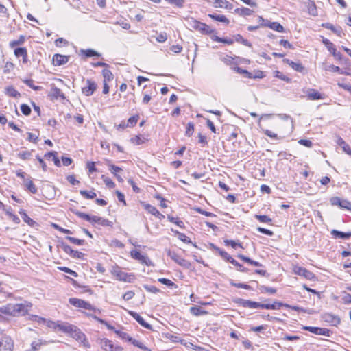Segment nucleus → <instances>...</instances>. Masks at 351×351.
Instances as JSON below:
<instances>
[{"label": "nucleus", "mask_w": 351, "mask_h": 351, "mask_svg": "<svg viewBox=\"0 0 351 351\" xmlns=\"http://www.w3.org/2000/svg\"><path fill=\"white\" fill-rule=\"evenodd\" d=\"M337 144L341 146L343 150L347 153L348 154L351 156V147L350 145L346 143V141L341 137L337 139Z\"/></svg>", "instance_id": "nucleus-48"}, {"label": "nucleus", "mask_w": 351, "mask_h": 351, "mask_svg": "<svg viewBox=\"0 0 351 351\" xmlns=\"http://www.w3.org/2000/svg\"><path fill=\"white\" fill-rule=\"evenodd\" d=\"M109 170L113 174V176L117 179L119 182H123V178L119 176V173L122 171V169L118 166H116L110 162V160H108L107 163Z\"/></svg>", "instance_id": "nucleus-32"}, {"label": "nucleus", "mask_w": 351, "mask_h": 351, "mask_svg": "<svg viewBox=\"0 0 351 351\" xmlns=\"http://www.w3.org/2000/svg\"><path fill=\"white\" fill-rule=\"evenodd\" d=\"M234 40L235 41H237V43H240L241 44H243V45L245 46H247V47H252V44L250 41H248L247 39L244 38L241 34H238L237 35L234 36Z\"/></svg>", "instance_id": "nucleus-58"}, {"label": "nucleus", "mask_w": 351, "mask_h": 351, "mask_svg": "<svg viewBox=\"0 0 351 351\" xmlns=\"http://www.w3.org/2000/svg\"><path fill=\"white\" fill-rule=\"evenodd\" d=\"M302 330L308 331L311 333L317 335H322L326 337H330L332 335V332L330 329L326 328H319V327H314V326H302Z\"/></svg>", "instance_id": "nucleus-16"}, {"label": "nucleus", "mask_w": 351, "mask_h": 351, "mask_svg": "<svg viewBox=\"0 0 351 351\" xmlns=\"http://www.w3.org/2000/svg\"><path fill=\"white\" fill-rule=\"evenodd\" d=\"M69 56L55 53L52 57L51 64L54 66H60L66 64L69 62Z\"/></svg>", "instance_id": "nucleus-22"}, {"label": "nucleus", "mask_w": 351, "mask_h": 351, "mask_svg": "<svg viewBox=\"0 0 351 351\" xmlns=\"http://www.w3.org/2000/svg\"><path fill=\"white\" fill-rule=\"evenodd\" d=\"M208 16L216 21L221 22L226 25L230 23L229 19L223 14H209Z\"/></svg>", "instance_id": "nucleus-42"}, {"label": "nucleus", "mask_w": 351, "mask_h": 351, "mask_svg": "<svg viewBox=\"0 0 351 351\" xmlns=\"http://www.w3.org/2000/svg\"><path fill=\"white\" fill-rule=\"evenodd\" d=\"M18 157L23 160H29L31 156H32V152L30 151H23V152H19L18 154H17Z\"/></svg>", "instance_id": "nucleus-63"}, {"label": "nucleus", "mask_w": 351, "mask_h": 351, "mask_svg": "<svg viewBox=\"0 0 351 351\" xmlns=\"http://www.w3.org/2000/svg\"><path fill=\"white\" fill-rule=\"evenodd\" d=\"M190 25L193 29L197 30L204 34L210 35L215 32V29H212L209 25L195 19H192L190 21Z\"/></svg>", "instance_id": "nucleus-9"}, {"label": "nucleus", "mask_w": 351, "mask_h": 351, "mask_svg": "<svg viewBox=\"0 0 351 351\" xmlns=\"http://www.w3.org/2000/svg\"><path fill=\"white\" fill-rule=\"evenodd\" d=\"M141 204L148 213L154 215L158 219L162 220L165 218V215L160 213V211L155 206L145 202H141Z\"/></svg>", "instance_id": "nucleus-19"}, {"label": "nucleus", "mask_w": 351, "mask_h": 351, "mask_svg": "<svg viewBox=\"0 0 351 351\" xmlns=\"http://www.w3.org/2000/svg\"><path fill=\"white\" fill-rule=\"evenodd\" d=\"M49 97L51 100L64 99L65 97L62 90L58 87L51 88L49 93Z\"/></svg>", "instance_id": "nucleus-26"}, {"label": "nucleus", "mask_w": 351, "mask_h": 351, "mask_svg": "<svg viewBox=\"0 0 351 351\" xmlns=\"http://www.w3.org/2000/svg\"><path fill=\"white\" fill-rule=\"evenodd\" d=\"M168 255L176 263L179 264L180 265L186 268H189L191 266V263L183 258L182 256L178 255L175 252H169Z\"/></svg>", "instance_id": "nucleus-24"}, {"label": "nucleus", "mask_w": 351, "mask_h": 351, "mask_svg": "<svg viewBox=\"0 0 351 351\" xmlns=\"http://www.w3.org/2000/svg\"><path fill=\"white\" fill-rule=\"evenodd\" d=\"M19 213L21 216L23 221L26 223L28 226L31 227H37L38 226V224L37 222H36L34 220H33L32 218H30L28 215L27 214L26 211L23 209H21L19 211Z\"/></svg>", "instance_id": "nucleus-31"}, {"label": "nucleus", "mask_w": 351, "mask_h": 351, "mask_svg": "<svg viewBox=\"0 0 351 351\" xmlns=\"http://www.w3.org/2000/svg\"><path fill=\"white\" fill-rule=\"evenodd\" d=\"M213 6L216 8H224L226 10H232L233 5L226 0H214Z\"/></svg>", "instance_id": "nucleus-33"}, {"label": "nucleus", "mask_w": 351, "mask_h": 351, "mask_svg": "<svg viewBox=\"0 0 351 351\" xmlns=\"http://www.w3.org/2000/svg\"><path fill=\"white\" fill-rule=\"evenodd\" d=\"M80 194L86 199H93L97 197L95 189L91 190H80Z\"/></svg>", "instance_id": "nucleus-37"}, {"label": "nucleus", "mask_w": 351, "mask_h": 351, "mask_svg": "<svg viewBox=\"0 0 351 351\" xmlns=\"http://www.w3.org/2000/svg\"><path fill=\"white\" fill-rule=\"evenodd\" d=\"M259 290L262 293L275 294L277 292L276 289L262 285L259 287Z\"/></svg>", "instance_id": "nucleus-60"}, {"label": "nucleus", "mask_w": 351, "mask_h": 351, "mask_svg": "<svg viewBox=\"0 0 351 351\" xmlns=\"http://www.w3.org/2000/svg\"><path fill=\"white\" fill-rule=\"evenodd\" d=\"M110 273L116 280L121 282L131 283L136 280V276L134 274L123 271L121 267L117 265L112 267Z\"/></svg>", "instance_id": "nucleus-3"}, {"label": "nucleus", "mask_w": 351, "mask_h": 351, "mask_svg": "<svg viewBox=\"0 0 351 351\" xmlns=\"http://www.w3.org/2000/svg\"><path fill=\"white\" fill-rule=\"evenodd\" d=\"M331 234L335 239L339 238L343 239H348L351 237V232H343L336 230H332L331 231Z\"/></svg>", "instance_id": "nucleus-43"}, {"label": "nucleus", "mask_w": 351, "mask_h": 351, "mask_svg": "<svg viewBox=\"0 0 351 351\" xmlns=\"http://www.w3.org/2000/svg\"><path fill=\"white\" fill-rule=\"evenodd\" d=\"M14 343L7 334L0 332V351H13Z\"/></svg>", "instance_id": "nucleus-7"}, {"label": "nucleus", "mask_w": 351, "mask_h": 351, "mask_svg": "<svg viewBox=\"0 0 351 351\" xmlns=\"http://www.w3.org/2000/svg\"><path fill=\"white\" fill-rule=\"evenodd\" d=\"M292 270L294 274L302 276L309 280H313L316 278L315 274L312 271L305 267H300L298 265H293Z\"/></svg>", "instance_id": "nucleus-11"}, {"label": "nucleus", "mask_w": 351, "mask_h": 351, "mask_svg": "<svg viewBox=\"0 0 351 351\" xmlns=\"http://www.w3.org/2000/svg\"><path fill=\"white\" fill-rule=\"evenodd\" d=\"M283 62L290 66L294 71L302 73L305 71L304 66L300 62H295L289 59L285 58L283 60Z\"/></svg>", "instance_id": "nucleus-27"}, {"label": "nucleus", "mask_w": 351, "mask_h": 351, "mask_svg": "<svg viewBox=\"0 0 351 351\" xmlns=\"http://www.w3.org/2000/svg\"><path fill=\"white\" fill-rule=\"evenodd\" d=\"M5 93L11 97L19 98L21 97L20 93L12 86H7L5 89Z\"/></svg>", "instance_id": "nucleus-41"}, {"label": "nucleus", "mask_w": 351, "mask_h": 351, "mask_svg": "<svg viewBox=\"0 0 351 351\" xmlns=\"http://www.w3.org/2000/svg\"><path fill=\"white\" fill-rule=\"evenodd\" d=\"M97 88V84L95 81L92 79H87L85 82L84 85L82 87V93L89 97L93 95Z\"/></svg>", "instance_id": "nucleus-13"}, {"label": "nucleus", "mask_w": 351, "mask_h": 351, "mask_svg": "<svg viewBox=\"0 0 351 351\" xmlns=\"http://www.w3.org/2000/svg\"><path fill=\"white\" fill-rule=\"evenodd\" d=\"M147 141H148V139L145 136H144L143 135H141V134L136 135L134 137L130 138L131 143H132L134 145H142V144L145 143V142H147Z\"/></svg>", "instance_id": "nucleus-40"}, {"label": "nucleus", "mask_w": 351, "mask_h": 351, "mask_svg": "<svg viewBox=\"0 0 351 351\" xmlns=\"http://www.w3.org/2000/svg\"><path fill=\"white\" fill-rule=\"evenodd\" d=\"M69 302L70 304L75 307L84 308L85 310L95 311L96 308L93 306L88 302H86L82 299L77 298H71L69 299Z\"/></svg>", "instance_id": "nucleus-12"}, {"label": "nucleus", "mask_w": 351, "mask_h": 351, "mask_svg": "<svg viewBox=\"0 0 351 351\" xmlns=\"http://www.w3.org/2000/svg\"><path fill=\"white\" fill-rule=\"evenodd\" d=\"M190 313L194 316L206 315L208 314V312L199 306H191L189 309Z\"/></svg>", "instance_id": "nucleus-35"}, {"label": "nucleus", "mask_w": 351, "mask_h": 351, "mask_svg": "<svg viewBox=\"0 0 351 351\" xmlns=\"http://www.w3.org/2000/svg\"><path fill=\"white\" fill-rule=\"evenodd\" d=\"M25 41V36L21 35L17 40H14L10 42L9 46L11 48H14L16 46L23 45Z\"/></svg>", "instance_id": "nucleus-52"}, {"label": "nucleus", "mask_w": 351, "mask_h": 351, "mask_svg": "<svg viewBox=\"0 0 351 351\" xmlns=\"http://www.w3.org/2000/svg\"><path fill=\"white\" fill-rule=\"evenodd\" d=\"M171 231L174 233L175 235L178 236V238L184 243L191 244L192 243V241L191 239L187 237L184 233L180 232L178 230H174L171 229Z\"/></svg>", "instance_id": "nucleus-45"}, {"label": "nucleus", "mask_w": 351, "mask_h": 351, "mask_svg": "<svg viewBox=\"0 0 351 351\" xmlns=\"http://www.w3.org/2000/svg\"><path fill=\"white\" fill-rule=\"evenodd\" d=\"M44 157L48 160L51 158V160L54 162V165L56 167H60L61 166V162H60V159L58 157L57 152H56V151L48 152L45 154Z\"/></svg>", "instance_id": "nucleus-34"}, {"label": "nucleus", "mask_w": 351, "mask_h": 351, "mask_svg": "<svg viewBox=\"0 0 351 351\" xmlns=\"http://www.w3.org/2000/svg\"><path fill=\"white\" fill-rule=\"evenodd\" d=\"M322 27L331 30L332 32H333L335 34H336L338 36H340V34H341V27L337 28L336 27H335L332 24H331L330 23H322Z\"/></svg>", "instance_id": "nucleus-50"}, {"label": "nucleus", "mask_w": 351, "mask_h": 351, "mask_svg": "<svg viewBox=\"0 0 351 351\" xmlns=\"http://www.w3.org/2000/svg\"><path fill=\"white\" fill-rule=\"evenodd\" d=\"M47 326L55 331H61L62 332L69 334L73 328V325L70 324H60L53 321H49Z\"/></svg>", "instance_id": "nucleus-15"}, {"label": "nucleus", "mask_w": 351, "mask_h": 351, "mask_svg": "<svg viewBox=\"0 0 351 351\" xmlns=\"http://www.w3.org/2000/svg\"><path fill=\"white\" fill-rule=\"evenodd\" d=\"M14 64L12 62L8 61L5 62L3 66V71L5 73H9L12 71L14 69Z\"/></svg>", "instance_id": "nucleus-64"}, {"label": "nucleus", "mask_w": 351, "mask_h": 351, "mask_svg": "<svg viewBox=\"0 0 351 351\" xmlns=\"http://www.w3.org/2000/svg\"><path fill=\"white\" fill-rule=\"evenodd\" d=\"M211 39L213 41L217 42V43H223L227 45H232L234 43V40L230 38H220L216 35H213L211 37Z\"/></svg>", "instance_id": "nucleus-49"}, {"label": "nucleus", "mask_w": 351, "mask_h": 351, "mask_svg": "<svg viewBox=\"0 0 351 351\" xmlns=\"http://www.w3.org/2000/svg\"><path fill=\"white\" fill-rule=\"evenodd\" d=\"M234 12L240 16H249L254 14V11L246 7L237 8Z\"/></svg>", "instance_id": "nucleus-36"}, {"label": "nucleus", "mask_w": 351, "mask_h": 351, "mask_svg": "<svg viewBox=\"0 0 351 351\" xmlns=\"http://www.w3.org/2000/svg\"><path fill=\"white\" fill-rule=\"evenodd\" d=\"M101 178L108 189H112L116 186L115 182L108 176L101 175Z\"/></svg>", "instance_id": "nucleus-47"}, {"label": "nucleus", "mask_w": 351, "mask_h": 351, "mask_svg": "<svg viewBox=\"0 0 351 351\" xmlns=\"http://www.w3.org/2000/svg\"><path fill=\"white\" fill-rule=\"evenodd\" d=\"M224 244L226 246H230L233 249H237V247L243 249L242 243L239 241H235L230 240V239H226V240H224Z\"/></svg>", "instance_id": "nucleus-53"}, {"label": "nucleus", "mask_w": 351, "mask_h": 351, "mask_svg": "<svg viewBox=\"0 0 351 351\" xmlns=\"http://www.w3.org/2000/svg\"><path fill=\"white\" fill-rule=\"evenodd\" d=\"M62 248L63 251L69 254L71 257L77 259H84L85 254L83 252L77 250H74L71 246L67 244H62Z\"/></svg>", "instance_id": "nucleus-20"}, {"label": "nucleus", "mask_w": 351, "mask_h": 351, "mask_svg": "<svg viewBox=\"0 0 351 351\" xmlns=\"http://www.w3.org/2000/svg\"><path fill=\"white\" fill-rule=\"evenodd\" d=\"M308 13L313 16H316L317 14V7L313 1H309L308 4Z\"/></svg>", "instance_id": "nucleus-61"}, {"label": "nucleus", "mask_w": 351, "mask_h": 351, "mask_svg": "<svg viewBox=\"0 0 351 351\" xmlns=\"http://www.w3.org/2000/svg\"><path fill=\"white\" fill-rule=\"evenodd\" d=\"M326 71L332 72V73H338L340 74H343L346 75H350L351 73L348 71H343L342 69H341L339 66H335L334 64H331L328 66L326 69Z\"/></svg>", "instance_id": "nucleus-44"}, {"label": "nucleus", "mask_w": 351, "mask_h": 351, "mask_svg": "<svg viewBox=\"0 0 351 351\" xmlns=\"http://www.w3.org/2000/svg\"><path fill=\"white\" fill-rule=\"evenodd\" d=\"M130 256L132 258L138 261L141 264L147 266L152 265L151 260L146 256L143 254L140 251L133 250L130 252Z\"/></svg>", "instance_id": "nucleus-17"}, {"label": "nucleus", "mask_w": 351, "mask_h": 351, "mask_svg": "<svg viewBox=\"0 0 351 351\" xmlns=\"http://www.w3.org/2000/svg\"><path fill=\"white\" fill-rule=\"evenodd\" d=\"M211 248L217 253H218L225 261L228 263H232V261L234 260L233 257H232L228 252L221 250L219 247L212 244Z\"/></svg>", "instance_id": "nucleus-28"}, {"label": "nucleus", "mask_w": 351, "mask_h": 351, "mask_svg": "<svg viewBox=\"0 0 351 351\" xmlns=\"http://www.w3.org/2000/svg\"><path fill=\"white\" fill-rule=\"evenodd\" d=\"M129 314L142 326L147 329H152V326L147 323L144 319L137 313L134 311H129Z\"/></svg>", "instance_id": "nucleus-29"}, {"label": "nucleus", "mask_w": 351, "mask_h": 351, "mask_svg": "<svg viewBox=\"0 0 351 351\" xmlns=\"http://www.w3.org/2000/svg\"><path fill=\"white\" fill-rule=\"evenodd\" d=\"M24 186L27 191H28L32 194H36L38 192L37 187L34 184L32 180H31L30 178L25 180Z\"/></svg>", "instance_id": "nucleus-38"}, {"label": "nucleus", "mask_w": 351, "mask_h": 351, "mask_svg": "<svg viewBox=\"0 0 351 351\" xmlns=\"http://www.w3.org/2000/svg\"><path fill=\"white\" fill-rule=\"evenodd\" d=\"M237 257L239 258H240L241 261H243V262H245L249 265H253L255 267H262L263 266V265L261 263H259L258 261H255L251 259L250 258L244 256L242 254H239L237 255Z\"/></svg>", "instance_id": "nucleus-39"}, {"label": "nucleus", "mask_w": 351, "mask_h": 351, "mask_svg": "<svg viewBox=\"0 0 351 351\" xmlns=\"http://www.w3.org/2000/svg\"><path fill=\"white\" fill-rule=\"evenodd\" d=\"M167 219L170 222L177 225L180 228H182V229L185 228L184 223L182 220H180L178 217H174L171 215H167Z\"/></svg>", "instance_id": "nucleus-51"}, {"label": "nucleus", "mask_w": 351, "mask_h": 351, "mask_svg": "<svg viewBox=\"0 0 351 351\" xmlns=\"http://www.w3.org/2000/svg\"><path fill=\"white\" fill-rule=\"evenodd\" d=\"M306 97L309 100H321L324 99V95L314 88L308 90Z\"/></svg>", "instance_id": "nucleus-30"}, {"label": "nucleus", "mask_w": 351, "mask_h": 351, "mask_svg": "<svg viewBox=\"0 0 351 351\" xmlns=\"http://www.w3.org/2000/svg\"><path fill=\"white\" fill-rule=\"evenodd\" d=\"M69 334L85 348H90V343L86 335L75 326L73 325L72 330Z\"/></svg>", "instance_id": "nucleus-5"}, {"label": "nucleus", "mask_w": 351, "mask_h": 351, "mask_svg": "<svg viewBox=\"0 0 351 351\" xmlns=\"http://www.w3.org/2000/svg\"><path fill=\"white\" fill-rule=\"evenodd\" d=\"M114 332L123 340L127 341L132 343L134 346L139 348L145 351H151L142 342L132 338L127 332L121 330H114Z\"/></svg>", "instance_id": "nucleus-8"}, {"label": "nucleus", "mask_w": 351, "mask_h": 351, "mask_svg": "<svg viewBox=\"0 0 351 351\" xmlns=\"http://www.w3.org/2000/svg\"><path fill=\"white\" fill-rule=\"evenodd\" d=\"M232 69L235 72H237V73H238L239 74L244 75L245 77H246L248 79H252L253 78V74L251 73L250 72L247 71L245 69H241V68H240L239 66H234V67H232Z\"/></svg>", "instance_id": "nucleus-54"}, {"label": "nucleus", "mask_w": 351, "mask_h": 351, "mask_svg": "<svg viewBox=\"0 0 351 351\" xmlns=\"http://www.w3.org/2000/svg\"><path fill=\"white\" fill-rule=\"evenodd\" d=\"M14 308H13L12 303L7 304L0 307V322L8 320L10 318L14 317Z\"/></svg>", "instance_id": "nucleus-14"}, {"label": "nucleus", "mask_w": 351, "mask_h": 351, "mask_svg": "<svg viewBox=\"0 0 351 351\" xmlns=\"http://www.w3.org/2000/svg\"><path fill=\"white\" fill-rule=\"evenodd\" d=\"M97 343L100 346L102 351H123V348L119 345L116 344L112 340L103 337L97 339Z\"/></svg>", "instance_id": "nucleus-4"}, {"label": "nucleus", "mask_w": 351, "mask_h": 351, "mask_svg": "<svg viewBox=\"0 0 351 351\" xmlns=\"http://www.w3.org/2000/svg\"><path fill=\"white\" fill-rule=\"evenodd\" d=\"M332 206H337L342 209L351 211V202L347 199H341L339 197H332L330 199Z\"/></svg>", "instance_id": "nucleus-18"}, {"label": "nucleus", "mask_w": 351, "mask_h": 351, "mask_svg": "<svg viewBox=\"0 0 351 351\" xmlns=\"http://www.w3.org/2000/svg\"><path fill=\"white\" fill-rule=\"evenodd\" d=\"M139 119V114L136 113L135 114H133L132 116L130 117L126 121L127 125L129 126L130 128H133L137 124Z\"/></svg>", "instance_id": "nucleus-46"}, {"label": "nucleus", "mask_w": 351, "mask_h": 351, "mask_svg": "<svg viewBox=\"0 0 351 351\" xmlns=\"http://www.w3.org/2000/svg\"><path fill=\"white\" fill-rule=\"evenodd\" d=\"M254 217L261 223H271L272 219L265 215H255Z\"/></svg>", "instance_id": "nucleus-57"}, {"label": "nucleus", "mask_w": 351, "mask_h": 351, "mask_svg": "<svg viewBox=\"0 0 351 351\" xmlns=\"http://www.w3.org/2000/svg\"><path fill=\"white\" fill-rule=\"evenodd\" d=\"M91 317H92L93 319H94L97 322H99L101 324L105 325L107 327L108 329H109L110 330H113L114 332V330H117L114 326H112V325L109 324L106 321L101 319L100 317H97L96 315H91Z\"/></svg>", "instance_id": "nucleus-59"}, {"label": "nucleus", "mask_w": 351, "mask_h": 351, "mask_svg": "<svg viewBox=\"0 0 351 351\" xmlns=\"http://www.w3.org/2000/svg\"><path fill=\"white\" fill-rule=\"evenodd\" d=\"M75 215L78 217L90 223L93 225L97 224V225H99V226H104V227H112V221H109L107 219H104V218L97 216V215H90L88 214H86V213H84L82 212H80V211H77L75 213Z\"/></svg>", "instance_id": "nucleus-2"}, {"label": "nucleus", "mask_w": 351, "mask_h": 351, "mask_svg": "<svg viewBox=\"0 0 351 351\" xmlns=\"http://www.w3.org/2000/svg\"><path fill=\"white\" fill-rule=\"evenodd\" d=\"M322 43L327 48L328 51L337 60H341L342 56L340 52L337 51L335 45L328 39L323 38Z\"/></svg>", "instance_id": "nucleus-21"}, {"label": "nucleus", "mask_w": 351, "mask_h": 351, "mask_svg": "<svg viewBox=\"0 0 351 351\" xmlns=\"http://www.w3.org/2000/svg\"><path fill=\"white\" fill-rule=\"evenodd\" d=\"M13 308H14L15 317L25 316L29 315V311L32 308L33 304L29 301H25L23 303L12 304Z\"/></svg>", "instance_id": "nucleus-6"}, {"label": "nucleus", "mask_w": 351, "mask_h": 351, "mask_svg": "<svg viewBox=\"0 0 351 351\" xmlns=\"http://www.w3.org/2000/svg\"><path fill=\"white\" fill-rule=\"evenodd\" d=\"M14 54L16 58H22V62L27 64L29 62L28 52L26 47H16L14 50Z\"/></svg>", "instance_id": "nucleus-25"}, {"label": "nucleus", "mask_w": 351, "mask_h": 351, "mask_svg": "<svg viewBox=\"0 0 351 351\" xmlns=\"http://www.w3.org/2000/svg\"><path fill=\"white\" fill-rule=\"evenodd\" d=\"M102 75L104 77L103 82L109 83L110 81L113 80V74L108 69H104L102 71Z\"/></svg>", "instance_id": "nucleus-55"}, {"label": "nucleus", "mask_w": 351, "mask_h": 351, "mask_svg": "<svg viewBox=\"0 0 351 351\" xmlns=\"http://www.w3.org/2000/svg\"><path fill=\"white\" fill-rule=\"evenodd\" d=\"M238 303L239 304L240 306H241L243 308H247L251 309L260 308L262 309L267 310H275L280 309L282 306L288 308H292L294 310L297 309V307L295 306H291L287 304H284L282 302L277 301H274L273 304H261L258 302L240 299Z\"/></svg>", "instance_id": "nucleus-1"}, {"label": "nucleus", "mask_w": 351, "mask_h": 351, "mask_svg": "<svg viewBox=\"0 0 351 351\" xmlns=\"http://www.w3.org/2000/svg\"><path fill=\"white\" fill-rule=\"evenodd\" d=\"M195 130L194 123L192 122H189L187 123L186 127L185 135L188 137L192 136Z\"/></svg>", "instance_id": "nucleus-62"}, {"label": "nucleus", "mask_w": 351, "mask_h": 351, "mask_svg": "<svg viewBox=\"0 0 351 351\" xmlns=\"http://www.w3.org/2000/svg\"><path fill=\"white\" fill-rule=\"evenodd\" d=\"M223 62L226 65L231 66L232 68L234 66H238L237 65L241 63L250 64V61L246 58H241L239 56H232L230 55H226L221 59Z\"/></svg>", "instance_id": "nucleus-10"}, {"label": "nucleus", "mask_w": 351, "mask_h": 351, "mask_svg": "<svg viewBox=\"0 0 351 351\" xmlns=\"http://www.w3.org/2000/svg\"><path fill=\"white\" fill-rule=\"evenodd\" d=\"M260 20L262 21L264 23L261 24L263 26L267 27L272 30H274L278 32H284L285 28L284 27L280 24L278 22H270L269 21H265L263 17H260Z\"/></svg>", "instance_id": "nucleus-23"}, {"label": "nucleus", "mask_w": 351, "mask_h": 351, "mask_svg": "<svg viewBox=\"0 0 351 351\" xmlns=\"http://www.w3.org/2000/svg\"><path fill=\"white\" fill-rule=\"evenodd\" d=\"M158 281L169 287L174 289L178 288V285L169 279L160 278L158 279Z\"/></svg>", "instance_id": "nucleus-56"}]
</instances>
